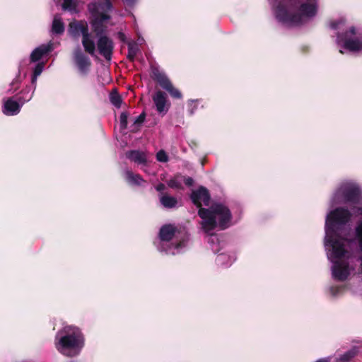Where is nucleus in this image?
Here are the masks:
<instances>
[{"instance_id":"nucleus-1","label":"nucleus","mask_w":362,"mask_h":362,"mask_svg":"<svg viewBox=\"0 0 362 362\" xmlns=\"http://www.w3.org/2000/svg\"><path fill=\"white\" fill-rule=\"evenodd\" d=\"M333 204L347 203L353 205L352 214L344 208H337L327 215L325 221V248L328 259L332 263L331 267L333 279L345 281L354 267L353 253L346 250L350 243L345 236L346 224L351 216H362V193L358 185L352 182H343L334 192ZM356 238L362 252V220L356 227Z\"/></svg>"},{"instance_id":"nucleus-2","label":"nucleus","mask_w":362,"mask_h":362,"mask_svg":"<svg viewBox=\"0 0 362 362\" xmlns=\"http://www.w3.org/2000/svg\"><path fill=\"white\" fill-rule=\"evenodd\" d=\"M191 199L193 204L199 208L198 215L202 219L200 222L202 229L209 234L207 242L211 245L214 252H219L218 247L220 245V241L212 231L216 228L223 230L231 225L230 211L226 206L221 204H213L209 209L202 208V205L209 206L210 203L209 192L203 187L192 192Z\"/></svg>"},{"instance_id":"nucleus-3","label":"nucleus","mask_w":362,"mask_h":362,"mask_svg":"<svg viewBox=\"0 0 362 362\" xmlns=\"http://www.w3.org/2000/svg\"><path fill=\"white\" fill-rule=\"evenodd\" d=\"M276 18L283 25L297 26L317 13L319 0H269Z\"/></svg>"},{"instance_id":"nucleus-4","label":"nucleus","mask_w":362,"mask_h":362,"mask_svg":"<svg viewBox=\"0 0 362 362\" xmlns=\"http://www.w3.org/2000/svg\"><path fill=\"white\" fill-rule=\"evenodd\" d=\"M57 350L66 356L78 355L83 346V337L80 329L73 326H65L56 336Z\"/></svg>"},{"instance_id":"nucleus-5","label":"nucleus","mask_w":362,"mask_h":362,"mask_svg":"<svg viewBox=\"0 0 362 362\" xmlns=\"http://www.w3.org/2000/svg\"><path fill=\"white\" fill-rule=\"evenodd\" d=\"M88 9L91 15L90 25L94 32L100 33L103 30V26L107 24L111 16L108 13L113 9L111 0H100L90 2Z\"/></svg>"},{"instance_id":"nucleus-6","label":"nucleus","mask_w":362,"mask_h":362,"mask_svg":"<svg viewBox=\"0 0 362 362\" xmlns=\"http://www.w3.org/2000/svg\"><path fill=\"white\" fill-rule=\"evenodd\" d=\"M69 33L74 38L82 37L81 42L84 50L91 56L95 55L96 46L94 36L89 32L85 21H76L69 23Z\"/></svg>"},{"instance_id":"nucleus-7","label":"nucleus","mask_w":362,"mask_h":362,"mask_svg":"<svg viewBox=\"0 0 362 362\" xmlns=\"http://www.w3.org/2000/svg\"><path fill=\"white\" fill-rule=\"evenodd\" d=\"M175 228L172 225H166L160 228L159 240L155 242L158 250L171 255H175L181 252L182 249L185 246L184 240L177 243H170L175 235Z\"/></svg>"},{"instance_id":"nucleus-8","label":"nucleus","mask_w":362,"mask_h":362,"mask_svg":"<svg viewBox=\"0 0 362 362\" xmlns=\"http://www.w3.org/2000/svg\"><path fill=\"white\" fill-rule=\"evenodd\" d=\"M337 43L344 49L359 52L362 50V33L352 26L346 33L337 35Z\"/></svg>"},{"instance_id":"nucleus-9","label":"nucleus","mask_w":362,"mask_h":362,"mask_svg":"<svg viewBox=\"0 0 362 362\" xmlns=\"http://www.w3.org/2000/svg\"><path fill=\"white\" fill-rule=\"evenodd\" d=\"M103 30L100 33L94 32L97 37V49L100 55L106 60L112 58L114 44L112 40L106 35L107 26H103Z\"/></svg>"},{"instance_id":"nucleus-10","label":"nucleus","mask_w":362,"mask_h":362,"mask_svg":"<svg viewBox=\"0 0 362 362\" xmlns=\"http://www.w3.org/2000/svg\"><path fill=\"white\" fill-rule=\"evenodd\" d=\"M74 59L78 70L83 74L87 73L91 62L79 47H77L74 51Z\"/></svg>"},{"instance_id":"nucleus-11","label":"nucleus","mask_w":362,"mask_h":362,"mask_svg":"<svg viewBox=\"0 0 362 362\" xmlns=\"http://www.w3.org/2000/svg\"><path fill=\"white\" fill-rule=\"evenodd\" d=\"M21 107L22 105L18 99L15 100L11 98L4 101L3 112L6 115H16L20 112Z\"/></svg>"},{"instance_id":"nucleus-12","label":"nucleus","mask_w":362,"mask_h":362,"mask_svg":"<svg viewBox=\"0 0 362 362\" xmlns=\"http://www.w3.org/2000/svg\"><path fill=\"white\" fill-rule=\"evenodd\" d=\"M52 43L42 45L35 48L30 54V61L33 62H38L45 54L52 50Z\"/></svg>"},{"instance_id":"nucleus-13","label":"nucleus","mask_w":362,"mask_h":362,"mask_svg":"<svg viewBox=\"0 0 362 362\" xmlns=\"http://www.w3.org/2000/svg\"><path fill=\"white\" fill-rule=\"evenodd\" d=\"M153 100L159 113L166 112L168 111V108H165L166 96L164 93L161 91L156 92L153 96Z\"/></svg>"},{"instance_id":"nucleus-14","label":"nucleus","mask_w":362,"mask_h":362,"mask_svg":"<svg viewBox=\"0 0 362 362\" xmlns=\"http://www.w3.org/2000/svg\"><path fill=\"white\" fill-rule=\"evenodd\" d=\"M126 157L138 165H144L147 160L144 152L136 150L127 151Z\"/></svg>"},{"instance_id":"nucleus-15","label":"nucleus","mask_w":362,"mask_h":362,"mask_svg":"<svg viewBox=\"0 0 362 362\" xmlns=\"http://www.w3.org/2000/svg\"><path fill=\"white\" fill-rule=\"evenodd\" d=\"M160 202L161 205L167 209L175 208L177 205V199L172 196L167 194H160Z\"/></svg>"},{"instance_id":"nucleus-16","label":"nucleus","mask_w":362,"mask_h":362,"mask_svg":"<svg viewBox=\"0 0 362 362\" xmlns=\"http://www.w3.org/2000/svg\"><path fill=\"white\" fill-rule=\"evenodd\" d=\"M235 260V257L233 255H229L228 254L221 253L217 256L216 262L219 266L228 267L230 266Z\"/></svg>"},{"instance_id":"nucleus-17","label":"nucleus","mask_w":362,"mask_h":362,"mask_svg":"<svg viewBox=\"0 0 362 362\" xmlns=\"http://www.w3.org/2000/svg\"><path fill=\"white\" fill-rule=\"evenodd\" d=\"M124 175L126 180L131 185L141 186L146 182L139 175L134 174L132 171L126 170Z\"/></svg>"},{"instance_id":"nucleus-18","label":"nucleus","mask_w":362,"mask_h":362,"mask_svg":"<svg viewBox=\"0 0 362 362\" xmlns=\"http://www.w3.org/2000/svg\"><path fill=\"white\" fill-rule=\"evenodd\" d=\"M151 72L153 78L157 81L161 87L169 81V78L167 77V76L158 67L153 66H151Z\"/></svg>"},{"instance_id":"nucleus-19","label":"nucleus","mask_w":362,"mask_h":362,"mask_svg":"<svg viewBox=\"0 0 362 362\" xmlns=\"http://www.w3.org/2000/svg\"><path fill=\"white\" fill-rule=\"evenodd\" d=\"M35 88L26 87L21 91V95L18 97V100L23 105L25 103L30 101L34 94Z\"/></svg>"},{"instance_id":"nucleus-20","label":"nucleus","mask_w":362,"mask_h":362,"mask_svg":"<svg viewBox=\"0 0 362 362\" xmlns=\"http://www.w3.org/2000/svg\"><path fill=\"white\" fill-rule=\"evenodd\" d=\"M64 31V25L59 16H55L52 22V32L54 34H62Z\"/></svg>"},{"instance_id":"nucleus-21","label":"nucleus","mask_w":362,"mask_h":362,"mask_svg":"<svg viewBox=\"0 0 362 362\" xmlns=\"http://www.w3.org/2000/svg\"><path fill=\"white\" fill-rule=\"evenodd\" d=\"M358 353V349L356 347L352 348L344 354L341 355L339 358H336V362H349Z\"/></svg>"},{"instance_id":"nucleus-22","label":"nucleus","mask_w":362,"mask_h":362,"mask_svg":"<svg viewBox=\"0 0 362 362\" xmlns=\"http://www.w3.org/2000/svg\"><path fill=\"white\" fill-rule=\"evenodd\" d=\"M162 88L166 90L172 97L175 98H181L182 94L178 89H176L173 87L170 81L169 80L167 83H165Z\"/></svg>"},{"instance_id":"nucleus-23","label":"nucleus","mask_w":362,"mask_h":362,"mask_svg":"<svg viewBox=\"0 0 362 362\" xmlns=\"http://www.w3.org/2000/svg\"><path fill=\"white\" fill-rule=\"evenodd\" d=\"M168 185L173 189L182 188V176L177 175L168 181Z\"/></svg>"},{"instance_id":"nucleus-24","label":"nucleus","mask_w":362,"mask_h":362,"mask_svg":"<svg viewBox=\"0 0 362 362\" xmlns=\"http://www.w3.org/2000/svg\"><path fill=\"white\" fill-rule=\"evenodd\" d=\"M139 51V48L136 44L130 42L128 45V59L133 62L135 59V57Z\"/></svg>"},{"instance_id":"nucleus-25","label":"nucleus","mask_w":362,"mask_h":362,"mask_svg":"<svg viewBox=\"0 0 362 362\" xmlns=\"http://www.w3.org/2000/svg\"><path fill=\"white\" fill-rule=\"evenodd\" d=\"M110 100L111 103L116 107H120L122 99L120 95L117 93H111L110 95Z\"/></svg>"},{"instance_id":"nucleus-26","label":"nucleus","mask_w":362,"mask_h":362,"mask_svg":"<svg viewBox=\"0 0 362 362\" xmlns=\"http://www.w3.org/2000/svg\"><path fill=\"white\" fill-rule=\"evenodd\" d=\"M144 119L145 114L144 112L136 117L134 120V128L132 129V131H136L144 122Z\"/></svg>"},{"instance_id":"nucleus-27","label":"nucleus","mask_w":362,"mask_h":362,"mask_svg":"<svg viewBox=\"0 0 362 362\" xmlns=\"http://www.w3.org/2000/svg\"><path fill=\"white\" fill-rule=\"evenodd\" d=\"M127 119H128L127 114L126 112H122V114L120 115V117H119L120 127L122 129H126L127 128Z\"/></svg>"},{"instance_id":"nucleus-28","label":"nucleus","mask_w":362,"mask_h":362,"mask_svg":"<svg viewBox=\"0 0 362 362\" xmlns=\"http://www.w3.org/2000/svg\"><path fill=\"white\" fill-rule=\"evenodd\" d=\"M156 158L160 162L168 161V156L165 152L163 150L159 151L156 154Z\"/></svg>"},{"instance_id":"nucleus-29","label":"nucleus","mask_w":362,"mask_h":362,"mask_svg":"<svg viewBox=\"0 0 362 362\" xmlns=\"http://www.w3.org/2000/svg\"><path fill=\"white\" fill-rule=\"evenodd\" d=\"M62 7L64 10L71 11L74 8V4L72 0H63Z\"/></svg>"},{"instance_id":"nucleus-30","label":"nucleus","mask_w":362,"mask_h":362,"mask_svg":"<svg viewBox=\"0 0 362 362\" xmlns=\"http://www.w3.org/2000/svg\"><path fill=\"white\" fill-rule=\"evenodd\" d=\"M43 68H44V64L38 63L35 66L33 74L35 76H40L43 71Z\"/></svg>"},{"instance_id":"nucleus-31","label":"nucleus","mask_w":362,"mask_h":362,"mask_svg":"<svg viewBox=\"0 0 362 362\" xmlns=\"http://www.w3.org/2000/svg\"><path fill=\"white\" fill-rule=\"evenodd\" d=\"M188 106H189V112L190 115H193L196 108H197V105L195 104V101L194 100H190L189 102V104H188Z\"/></svg>"},{"instance_id":"nucleus-32","label":"nucleus","mask_w":362,"mask_h":362,"mask_svg":"<svg viewBox=\"0 0 362 362\" xmlns=\"http://www.w3.org/2000/svg\"><path fill=\"white\" fill-rule=\"evenodd\" d=\"M342 23H344V19H340V20H339L337 21H334V22L331 23L330 26L333 29H338V28H339V25L342 24Z\"/></svg>"},{"instance_id":"nucleus-33","label":"nucleus","mask_w":362,"mask_h":362,"mask_svg":"<svg viewBox=\"0 0 362 362\" xmlns=\"http://www.w3.org/2000/svg\"><path fill=\"white\" fill-rule=\"evenodd\" d=\"M185 183L187 186H192L193 185L194 180L190 177H183L182 176V183Z\"/></svg>"},{"instance_id":"nucleus-34","label":"nucleus","mask_w":362,"mask_h":362,"mask_svg":"<svg viewBox=\"0 0 362 362\" xmlns=\"http://www.w3.org/2000/svg\"><path fill=\"white\" fill-rule=\"evenodd\" d=\"M341 287H331L330 288V293L332 296H335L337 295L338 293L341 291Z\"/></svg>"},{"instance_id":"nucleus-35","label":"nucleus","mask_w":362,"mask_h":362,"mask_svg":"<svg viewBox=\"0 0 362 362\" xmlns=\"http://www.w3.org/2000/svg\"><path fill=\"white\" fill-rule=\"evenodd\" d=\"M166 187L164 184L163 183H160L158 184L156 187V189L160 192V194H163V192L165 189Z\"/></svg>"},{"instance_id":"nucleus-36","label":"nucleus","mask_w":362,"mask_h":362,"mask_svg":"<svg viewBox=\"0 0 362 362\" xmlns=\"http://www.w3.org/2000/svg\"><path fill=\"white\" fill-rule=\"evenodd\" d=\"M28 59H25V60H23L21 62L20 65H19V68H18V71L19 73H21V72H23L24 71V66H26L27 64H28Z\"/></svg>"},{"instance_id":"nucleus-37","label":"nucleus","mask_w":362,"mask_h":362,"mask_svg":"<svg viewBox=\"0 0 362 362\" xmlns=\"http://www.w3.org/2000/svg\"><path fill=\"white\" fill-rule=\"evenodd\" d=\"M122 1L125 4H127L129 6H133L136 1V0H122Z\"/></svg>"},{"instance_id":"nucleus-38","label":"nucleus","mask_w":362,"mask_h":362,"mask_svg":"<svg viewBox=\"0 0 362 362\" xmlns=\"http://www.w3.org/2000/svg\"><path fill=\"white\" fill-rule=\"evenodd\" d=\"M37 76H35L33 74V77H32V83L33 85H34V87L35 88V84H36V82H37Z\"/></svg>"},{"instance_id":"nucleus-39","label":"nucleus","mask_w":362,"mask_h":362,"mask_svg":"<svg viewBox=\"0 0 362 362\" xmlns=\"http://www.w3.org/2000/svg\"><path fill=\"white\" fill-rule=\"evenodd\" d=\"M316 362H329V358H321V359L317 360Z\"/></svg>"},{"instance_id":"nucleus-40","label":"nucleus","mask_w":362,"mask_h":362,"mask_svg":"<svg viewBox=\"0 0 362 362\" xmlns=\"http://www.w3.org/2000/svg\"><path fill=\"white\" fill-rule=\"evenodd\" d=\"M118 35H119V37L122 40H124V37H125V36H124V34L123 33L119 32V33H118Z\"/></svg>"},{"instance_id":"nucleus-41","label":"nucleus","mask_w":362,"mask_h":362,"mask_svg":"<svg viewBox=\"0 0 362 362\" xmlns=\"http://www.w3.org/2000/svg\"><path fill=\"white\" fill-rule=\"evenodd\" d=\"M339 52H340L341 54H343V53H344L343 50H341V49H340V50H339Z\"/></svg>"}]
</instances>
